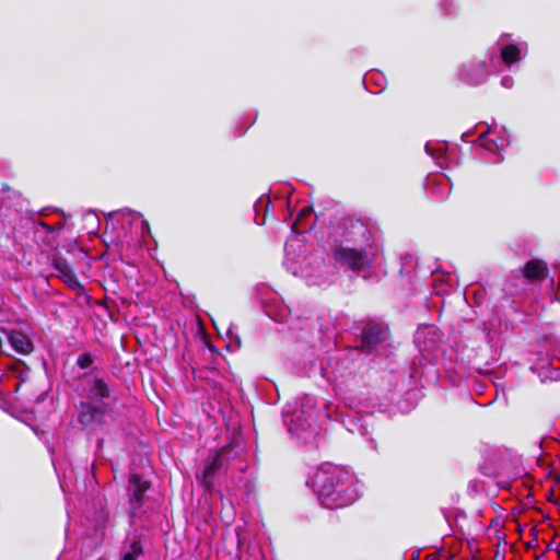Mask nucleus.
Here are the masks:
<instances>
[{
	"mask_svg": "<svg viewBox=\"0 0 560 560\" xmlns=\"http://www.w3.org/2000/svg\"><path fill=\"white\" fill-rule=\"evenodd\" d=\"M8 340L12 348L20 354H30L34 347L31 339L23 332L13 330L8 335Z\"/></svg>",
	"mask_w": 560,
	"mask_h": 560,
	"instance_id": "1a4fd4ad",
	"label": "nucleus"
},
{
	"mask_svg": "<svg viewBox=\"0 0 560 560\" xmlns=\"http://www.w3.org/2000/svg\"><path fill=\"white\" fill-rule=\"evenodd\" d=\"M234 448L231 445H224L218 450H211L208 456L203 459L202 465L203 469L201 471L200 477L197 478L200 480V483L206 489H211L214 483L215 475L233 458Z\"/></svg>",
	"mask_w": 560,
	"mask_h": 560,
	"instance_id": "f03ea898",
	"label": "nucleus"
},
{
	"mask_svg": "<svg viewBox=\"0 0 560 560\" xmlns=\"http://www.w3.org/2000/svg\"><path fill=\"white\" fill-rule=\"evenodd\" d=\"M334 259L341 266L359 272L369 266L368 253L365 249H358L338 245L332 250Z\"/></svg>",
	"mask_w": 560,
	"mask_h": 560,
	"instance_id": "20e7f679",
	"label": "nucleus"
},
{
	"mask_svg": "<svg viewBox=\"0 0 560 560\" xmlns=\"http://www.w3.org/2000/svg\"><path fill=\"white\" fill-rule=\"evenodd\" d=\"M551 495H552V492H549V494H548V501H551Z\"/></svg>",
	"mask_w": 560,
	"mask_h": 560,
	"instance_id": "4be33fe9",
	"label": "nucleus"
},
{
	"mask_svg": "<svg viewBox=\"0 0 560 560\" xmlns=\"http://www.w3.org/2000/svg\"><path fill=\"white\" fill-rule=\"evenodd\" d=\"M558 553H559V556H560V551H559V550H558ZM559 560H560V557H559Z\"/></svg>",
	"mask_w": 560,
	"mask_h": 560,
	"instance_id": "a878e982",
	"label": "nucleus"
},
{
	"mask_svg": "<svg viewBox=\"0 0 560 560\" xmlns=\"http://www.w3.org/2000/svg\"><path fill=\"white\" fill-rule=\"evenodd\" d=\"M535 560H540V557H539V556H537V557L535 558Z\"/></svg>",
	"mask_w": 560,
	"mask_h": 560,
	"instance_id": "393cba45",
	"label": "nucleus"
},
{
	"mask_svg": "<svg viewBox=\"0 0 560 560\" xmlns=\"http://www.w3.org/2000/svg\"><path fill=\"white\" fill-rule=\"evenodd\" d=\"M532 535H536V527L532 528Z\"/></svg>",
	"mask_w": 560,
	"mask_h": 560,
	"instance_id": "412c9836",
	"label": "nucleus"
},
{
	"mask_svg": "<svg viewBox=\"0 0 560 560\" xmlns=\"http://www.w3.org/2000/svg\"><path fill=\"white\" fill-rule=\"evenodd\" d=\"M151 489V481L138 472L130 474L128 477L127 493L129 497L128 511L130 516H135L144 502L145 493Z\"/></svg>",
	"mask_w": 560,
	"mask_h": 560,
	"instance_id": "7ed1b4c3",
	"label": "nucleus"
},
{
	"mask_svg": "<svg viewBox=\"0 0 560 560\" xmlns=\"http://www.w3.org/2000/svg\"><path fill=\"white\" fill-rule=\"evenodd\" d=\"M501 544H506L504 534L498 535L497 550H500Z\"/></svg>",
	"mask_w": 560,
	"mask_h": 560,
	"instance_id": "dca6fc26",
	"label": "nucleus"
},
{
	"mask_svg": "<svg viewBox=\"0 0 560 560\" xmlns=\"http://www.w3.org/2000/svg\"><path fill=\"white\" fill-rule=\"evenodd\" d=\"M385 339L383 326L376 322L370 320L361 331V349L372 351Z\"/></svg>",
	"mask_w": 560,
	"mask_h": 560,
	"instance_id": "423d86ee",
	"label": "nucleus"
},
{
	"mask_svg": "<svg viewBox=\"0 0 560 560\" xmlns=\"http://www.w3.org/2000/svg\"><path fill=\"white\" fill-rule=\"evenodd\" d=\"M143 555V548L140 540H133L129 546V551L124 553L121 560H137Z\"/></svg>",
	"mask_w": 560,
	"mask_h": 560,
	"instance_id": "f8f14e48",
	"label": "nucleus"
},
{
	"mask_svg": "<svg viewBox=\"0 0 560 560\" xmlns=\"http://www.w3.org/2000/svg\"><path fill=\"white\" fill-rule=\"evenodd\" d=\"M491 560H504V555H501L500 550H497L494 557Z\"/></svg>",
	"mask_w": 560,
	"mask_h": 560,
	"instance_id": "aec40b11",
	"label": "nucleus"
},
{
	"mask_svg": "<svg viewBox=\"0 0 560 560\" xmlns=\"http://www.w3.org/2000/svg\"><path fill=\"white\" fill-rule=\"evenodd\" d=\"M521 58V50L514 44H509L501 49V59L506 66L517 62Z\"/></svg>",
	"mask_w": 560,
	"mask_h": 560,
	"instance_id": "9b49d317",
	"label": "nucleus"
},
{
	"mask_svg": "<svg viewBox=\"0 0 560 560\" xmlns=\"http://www.w3.org/2000/svg\"><path fill=\"white\" fill-rule=\"evenodd\" d=\"M1 191H3V192H11V191H13V188L8 183H2Z\"/></svg>",
	"mask_w": 560,
	"mask_h": 560,
	"instance_id": "f3484780",
	"label": "nucleus"
},
{
	"mask_svg": "<svg viewBox=\"0 0 560 560\" xmlns=\"http://www.w3.org/2000/svg\"><path fill=\"white\" fill-rule=\"evenodd\" d=\"M313 483L319 501L326 509H342L355 501L352 476L343 467H322L316 472Z\"/></svg>",
	"mask_w": 560,
	"mask_h": 560,
	"instance_id": "f257e3e1",
	"label": "nucleus"
},
{
	"mask_svg": "<svg viewBox=\"0 0 560 560\" xmlns=\"http://www.w3.org/2000/svg\"><path fill=\"white\" fill-rule=\"evenodd\" d=\"M551 495H552V492H549V494H548V501H551Z\"/></svg>",
	"mask_w": 560,
	"mask_h": 560,
	"instance_id": "5701e85b",
	"label": "nucleus"
},
{
	"mask_svg": "<svg viewBox=\"0 0 560 560\" xmlns=\"http://www.w3.org/2000/svg\"><path fill=\"white\" fill-rule=\"evenodd\" d=\"M52 266L55 270L57 271V275L65 283L68 284L69 288L75 290V289H82V285L79 281V278L71 266V264L65 259L63 257H55L52 261Z\"/></svg>",
	"mask_w": 560,
	"mask_h": 560,
	"instance_id": "0eeeda50",
	"label": "nucleus"
},
{
	"mask_svg": "<svg viewBox=\"0 0 560 560\" xmlns=\"http://www.w3.org/2000/svg\"><path fill=\"white\" fill-rule=\"evenodd\" d=\"M551 495H552V492H549V494H548V501H551Z\"/></svg>",
	"mask_w": 560,
	"mask_h": 560,
	"instance_id": "b1692460",
	"label": "nucleus"
},
{
	"mask_svg": "<svg viewBox=\"0 0 560 560\" xmlns=\"http://www.w3.org/2000/svg\"><path fill=\"white\" fill-rule=\"evenodd\" d=\"M104 415L105 409L103 406H97L92 402H81L78 420L83 427H89L94 422L102 424Z\"/></svg>",
	"mask_w": 560,
	"mask_h": 560,
	"instance_id": "6e6552de",
	"label": "nucleus"
},
{
	"mask_svg": "<svg viewBox=\"0 0 560 560\" xmlns=\"http://www.w3.org/2000/svg\"><path fill=\"white\" fill-rule=\"evenodd\" d=\"M112 390L104 378L94 377L89 389V397L92 399H107Z\"/></svg>",
	"mask_w": 560,
	"mask_h": 560,
	"instance_id": "9d476101",
	"label": "nucleus"
},
{
	"mask_svg": "<svg viewBox=\"0 0 560 560\" xmlns=\"http://www.w3.org/2000/svg\"><path fill=\"white\" fill-rule=\"evenodd\" d=\"M39 225L46 231V232H49L51 233L54 231V228L51 225H49L48 223L46 222H39Z\"/></svg>",
	"mask_w": 560,
	"mask_h": 560,
	"instance_id": "a211bd4d",
	"label": "nucleus"
},
{
	"mask_svg": "<svg viewBox=\"0 0 560 560\" xmlns=\"http://www.w3.org/2000/svg\"><path fill=\"white\" fill-rule=\"evenodd\" d=\"M520 277L528 283L544 282L549 277V268L542 259H530L520 269Z\"/></svg>",
	"mask_w": 560,
	"mask_h": 560,
	"instance_id": "39448f33",
	"label": "nucleus"
},
{
	"mask_svg": "<svg viewBox=\"0 0 560 560\" xmlns=\"http://www.w3.org/2000/svg\"><path fill=\"white\" fill-rule=\"evenodd\" d=\"M536 544H537V538H535V540H532V541L526 542V544H525V547H526L527 549H530V548L536 547Z\"/></svg>",
	"mask_w": 560,
	"mask_h": 560,
	"instance_id": "6ab92c4d",
	"label": "nucleus"
},
{
	"mask_svg": "<svg viewBox=\"0 0 560 560\" xmlns=\"http://www.w3.org/2000/svg\"><path fill=\"white\" fill-rule=\"evenodd\" d=\"M312 212H313V208L312 207L307 206V207L302 208L299 211L295 221L292 223V226H291L292 231L296 232V233H300V231L298 229L299 223L302 222L305 218L311 217Z\"/></svg>",
	"mask_w": 560,
	"mask_h": 560,
	"instance_id": "ddd939ff",
	"label": "nucleus"
},
{
	"mask_svg": "<svg viewBox=\"0 0 560 560\" xmlns=\"http://www.w3.org/2000/svg\"><path fill=\"white\" fill-rule=\"evenodd\" d=\"M351 228L352 229H358L360 231H362V235L363 237L369 241L370 240V236H371V232L369 231V229L366 228V225L363 223L362 220L358 219V220H354L351 222Z\"/></svg>",
	"mask_w": 560,
	"mask_h": 560,
	"instance_id": "2eb2a0df",
	"label": "nucleus"
},
{
	"mask_svg": "<svg viewBox=\"0 0 560 560\" xmlns=\"http://www.w3.org/2000/svg\"><path fill=\"white\" fill-rule=\"evenodd\" d=\"M93 362L94 359L92 354L89 352L80 354L77 359V365L82 370L89 369L93 364Z\"/></svg>",
	"mask_w": 560,
	"mask_h": 560,
	"instance_id": "4468645a",
	"label": "nucleus"
}]
</instances>
